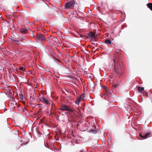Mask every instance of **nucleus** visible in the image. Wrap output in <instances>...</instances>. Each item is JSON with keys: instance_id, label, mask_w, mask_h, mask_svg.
Masks as SVG:
<instances>
[{"instance_id": "nucleus-9", "label": "nucleus", "mask_w": 152, "mask_h": 152, "mask_svg": "<svg viewBox=\"0 0 152 152\" xmlns=\"http://www.w3.org/2000/svg\"><path fill=\"white\" fill-rule=\"evenodd\" d=\"M147 5L148 8L150 9V10H152V3H148L147 4Z\"/></svg>"}, {"instance_id": "nucleus-7", "label": "nucleus", "mask_w": 152, "mask_h": 152, "mask_svg": "<svg viewBox=\"0 0 152 152\" xmlns=\"http://www.w3.org/2000/svg\"><path fill=\"white\" fill-rule=\"evenodd\" d=\"M81 98H80V97H78L76 100V104H78L79 102L81 101Z\"/></svg>"}, {"instance_id": "nucleus-27", "label": "nucleus", "mask_w": 152, "mask_h": 152, "mask_svg": "<svg viewBox=\"0 0 152 152\" xmlns=\"http://www.w3.org/2000/svg\"><path fill=\"white\" fill-rule=\"evenodd\" d=\"M58 10H60V9H58Z\"/></svg>"}, {"instance_id": "nucleus-2", "label": "nucleus", "mask_w": 152, "mask_h": 152, "mask_svg": "<svg viewBox=\"0 0 152 152\" xmlns=\"http://www.w3.org/2000/svg\"><path fill=\"white\" fill-rule=\"evenodd\" d=\"M60 109L62 111H69L71 112H73L74 110L71 109L69 106L64 104H62Z\"/></svg>"}, {"instance_id": "nucleus-5", "label": "nucleus", "mask_w": 152, "mask_h": 152, "mask_svg": "<svg viewBox=\"0 0 152 152\" xmlns=\"http://www.w3.org/2000/svg\"><path fill=\"white\" fill-rule=\"evenodd\" d=\"M36 38L40 40H44L45 39V37L41 34H37Z\"/></svg>"}, {"instance_id": "nucleus-1", "label": "nucleus", "mask_w": 152, "mask_h": 152, "mask_svg": "<svg viewBox=\"0 0 152 152\" xmlns=\"http://www.w3.org/2000/svg\"><path fill=\"white\" fill-rule=\"evenodd\" d=\"M114 63V70L117 73L119 74L121 70V65L118 63H116L115 60Z\"/></svg>"}, {"instance_id": "nucleus-26", "label": "nucleus", "mask_w": 152, "mask_h": 152, "mask_svg": "<svg viewBox=\"0 0 152 152\" xmlns=\"http://www.w3.org/2000/svg\"><path fill=\"white\" fill-rule=\"evenodd\" d=\"M99 7H98V10H99Z\"/></svg>"}, {"instance_id": "nucleus-19", "label": "nucleus", "mask_w": 152, "mask_h": 152, "mask_svg": "<svg viewBox=\"0 0 152 152\" xmlns=\"http://www.w3.org/2000/svg\"><path fill=\"white\" fill-rule=\"evenodd\" d=\"M140 136L142 138H144V136H143L142 133H141L139 134Z\"/></svg>"}, {"instance_id": "nucleus-3", "label": "nucleus", "mask_w": 152, "mask_h": 152, "mask_svg": "<svg viewBox=\"0 0 152 152\" xmlns=\"http://www.w3.org/2000/svg\"><path fill=\"white\" fill-rule=\"evenodd\" d=\"M39 100L41 102L46 105L50 106V103L49 102L48 100L46 99L45 97L43 96L41 98H40Z\"/></svg>"}, {"instance_id": "nucleus-13", "label": "nucleus", "mask_w": 152, "mask_h": 152, "mask_svg": "<svg viewBox=\"0 0 152 152\" xmlns=\"http://www.w3.org/2000/svg\"><path fill=\"white\" fill-rule=\"evenodd\" d=\"M151 134V132H148L146 133L144 136V138L147 137L149 135Z\"/></svg>"}, {"instance_id": "nucleus-6", "label": "nucleus", "mask_w": 152, "mask_h": 152, "mask_svg": "<svg viewBox=\"0 0 152 152\" xmlns=\"http://www.w3.org/2000/svg\"><path fill=\"white\" fill-rule=\"evenodd\" d=\"M88 36L89 37L94 39L95 37V34L93 32H91L88 33Z\"/></svg>"}, {"instance_id": "nucleus-4", "label": "nucleus", "mask_w": 152, "mask_h": 152, "mask_svg": "<svg viewBox=\"0 0 152 152\" xmlns=\"http://www.w3.org/2000/svg\"><path fill=\"white\" fill-rule=\"evenodd\" d=\"M75 1H70L67 3H65V7L66 9L69 8H72L73 5L75 4Z\"/></svg>"}, {"instance_id": "nucleus-18", "label": "nucleus", "mask_w": 152, "mask_h": 152, "mask_svg": "<svg viewBox=\"0 0 152 152\" xmlns=\"http://www.w3.org/2000/svg\"><path fill=\"white\" fill-rule=\"evenodd\" d=\"M19 97L22 100L23 99V96L22 94H19Z\"/></svg>"}, {"instance_id": "nucleus-14", "label": "nucleus", "mask_w": 152, "mask_h": 152, "mask_svg": "<svg viewBox=\"0 0 152 152\" xmlns=\"http://www.w3.org/2000/svg\"><path fill=\"white\" fill-rule=\"evenodd\" d=\"M85 95L84 94H82L80 98H81V100H82L84 99V98L85 97Z\"/></svg>"}, {"instance_id": "nucleus-24", "label": "nucleus", "mask_w": 152, "mask_h": 152, "mask_svg": "<svg viewBox=\"0 0 152 152\" xmlns=\"http://www.w3.org/2000/svg\"><path fill=\"white\" fill-rule=\"evenodd\" d=\"M80 37H81V36H81V35H80Z\"/></svg>"}, {"instance_id": "nucleus-21", "label": "nucleus", "mask_w": 152, "mask_h": 152, "mask_svg": "<svg viewBox=\"0 0 152 152\" xmlns=\"http://www.w3.org/2000/svg\"><path fill=\"white\" fill-rule=\"evenodd\" d=\"M108 90H106V93H105V94H104V95L105 96H107V92H108Z\"/></svg>"}, {"instance_id": "nucleus-15", "label": "nucleus", "mask_w": 152, "mask_h": 152, "mask_svg": "<svg viewBox=\"0 0 152 152\" xmlns=\"http://www.w3.org/2000/svg\"><path fill=\"white\" fill-rule=\"evenodd\" d=\"M51 43L52 44H53L54 45H57L58 43H56L55 41H53V40H51Z\"/></svg>"}, {"instance_id": "nucleus-8", "label": "nucleus", "mask_w": 152, "mask_h": 152, "mask_svg": "<svg viewBox=\"0 0 152 152\" xmlns=\"http://www.w3.org/2000/svg\"><path fill=\"white\" fill-rule=\"evenodd\" d=\"M51 39L53 40V41H55L56 43H59V41L58 39L56 37H53L51 38Z\"/></svg>"}, {"instance_id": "nucleus-22", "label": "nucleus", "mask_w": 152, "mask_h": 152, "mask_svg": "<svg viewBox=\"0 0 152 152\" xmlns=\"http://www.w3.org/2000/svg\"><path fill=\"white\" fill-rule=\"evenodd\" d=\"M15 41V42H16L17 43V42H18V41H17V40H14V39H13V40L12 41Z\"/></svg>"}, {"instance_id": "nucleus-16", "label": "nucleus", "mask_w": 152, "mask_h": 152, "mask_svg": "<svg viewBox=\"0 0 152 152\" xmlns=\"http://www.w3.org/2000/svg\"><path fill=\"white\" fill-rule=\"evenodd\" d=\"M90 132L95 134L97 132V131L96 130L93 129L90 131Z\"/></svg>"}, {"instance_id": "nucleus-20", "label": "nucleus", "mask_w": 152, "mask_h": 152, "mask_svg": "<svg viewBox=\"0 0 152 152\" xmlns=\"http://www.w3.org/2000/svg\"><path fill=\"white\" fill-rule=\"evenodd\" d=\"M38 68L39 69H40V70H44V68H43L41 66H39V67Z\"/></svg>"}, {"instance_id": "nucleus-23", "label": "nucleus", "mask_w": 152, "mask_h": 152, "mask_svg": "<svg viewBox=\"0 0 152 152\" xmlns=\"http://www.w3.org/2000/svg\"><path fill=\"white\" fill-rule=\"evenodd\" d=\"M117 86V85H116L115 86Z\"/></svg>"}, {"instance_id": "nucleus-17", "label": "nucleus", "mask_w": 152, "mask_h": 152, "mask_svg": "<svg viewBox=\"0 0 152 152\" xmlns=\"http://www.w3.org/2000/svg\"><path fill=\"white\" fill-rule=\"evenodd\" d=\"M19 69L20 70L24 71L25 70V68L23 67H19Z\"/></svg>"}, {"instance_id": "nucleus-25", "label": "nucleus", "mask_w": 152, "mask_h": 152, "mask_svg": "<svg viewBox=\"0 0 152 152\" xmlns=\"http://www.w3.org/2000/svg\"><path fill=\"white\" fill-rule=\"evenodd\" d=\"M94 8L93 9V10H94Z\"/></svg>"}, {"instance_id": "nucleus-10", "label": "nucleus", "mask_w": 152, "mask_h": 152, "mask_svg": "<svg viewBox=\"0 0 152 152\" xmlns=\"http://www.w3.org/2000/svg\"><path fill=\"white\" fill-rule=\"evenodd\" d=\"M138 91L140 92H142L144 90V88L143 87H138Z\"/></svg>"}, {"instance_id": "nucleus-12", "label": "nucleus", "mask_w": 152, "mask_h": 152, "mask_svg": "<svg viewBox=\"0 0 152 152\" xmlns=\"http://www.w3.org/2000/svg\"><path fill=\"white\" fill-rule=\"evenodd\" d=\"M104 42L107 44H110L111 43V41L110 39H106L105 40Z\"/></svg>"}, {"instance_id": "nucleus-11", "label": "nucleus", "mask_w": 152, "mask_h": 152, "mask_svg": "<svg viewBox=\"0 0 152 152\" xmlns=\"http://www.w3.org/2000/svg\"><path fill=\"white\" fill-rule=\"evenodd\" d=\"M20 31L21 33H25L26 31V30L24 28L20 29Z\"/></svg>"}]
</instances>
